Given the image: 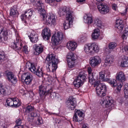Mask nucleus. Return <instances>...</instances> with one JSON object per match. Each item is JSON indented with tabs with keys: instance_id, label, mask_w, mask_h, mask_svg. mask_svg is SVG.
I'll use <instances>...</instances> for the list:
<instances>
[{
	"instance_id": "38",
	"label": "nucleus",
	"mask_w": 128,
	"mask_h": 128,
	"mask_svg": "<svg viewBox=\"0 0 128 128\" xmlns=\"http://www.w3.org/2000/svg\"><path fill=\"white\" fill-rule=\"evenodd\" d=\"M113 56H106L105 62L106 63L111 64L113 62Z\"/></svg>"
},
{
	"instance_id": "5",
	"label": "nucleus",
	"mask_w": 128,
	"mask_h": 128,
	"mask_svg": "<svg viewBox=\"0 0 128 128\" xmlns=\"http://www.w3.org/2000/svg\"><path fill=\"white\" fill-rule=\"evenodd\" d=\"M86 76L84 73H81L74 82L75 86L78 88L81 86L85 82Z\"/></svg>"
},
{
	"instance_id": "16",
	"label": "nucleus",
	"mask_w": 128,
	"mask_h": 128,
	"mask_svg": "<svg viewBox=\"0 0 128 128\" xmlns=\"http://www.w3.org/2000/svg\"><path fill=\"white\" fill-rule=\"evenodd\" d=\"M36 6L40 16L46 13V12L44 9V4L42 1H38L36 3Z\"/></svg>"
},
{
	"instance_id": "34",
	"label": "nucleus",
	"mask_w": 128,
	"mask_h": 128,
	"mask_svg": "<svg viewBox=\"0 0 128 128\" xmlns=\"http://www.w3.org/2000/svg\"><path fill=\"white\" fill-rule=\"evenodd\" d=\"M24 110L25 113L27 114L32 111L34 110V108L30 105H28L24 108Z\"/></svg>"
},
{
	"instance_id": "1",
	"label": "nucleus",
	"mask_w": 128,
	"mask_h": 128,
	"mask_svg": "<svg viewBox=\"0 0 128 128\" xmlns=\"http://www.w3.org/2000/svg\"><path fill=\"white\" fill-rule=\"evenodd\" d=\"M45 62L48 65V68L52 72L56 70L57 68L58 60L56 56H47Z\"/></svg>"
},
{
	"instance_id": "49",
	"label": "nucleus",
	"mask_w": 128,
	"mask_h": 128,
	"mask_svg": "<svg viewBox=\"0 0 128 128\" xmlns=\"http://www.w3.org/2000/svg\"><path fill=\"white\" fill-rule=\"evenodd\" d=\"M41 118L38 117L37 121L36 122V124L37 125H39L41 124L42 121L41 120Z\"/></svg>"
},
{
	"instance_id": "8",
	"label": "nucleus",
	"mask_w": 128,
	"mask_h": 128,
	"mask_svg": "<svg viewBox=\"0 0 128 128\" xmlns=\"http://www.w3.org/2000/svg\"><path fill=\"white\" fill-rule=\"evenodd\" d=\"M113 101L112 98L110 97H106L102 99L100 103L103 106L108 107L111 106L113 107L114 106Z\"/></svg>"
},
{
	"instance_id": "63",
	"label": "nucleus",
	"mask_w": 128,
	"mask_h": 128,
	"mask_svg": "<svg viewBox=\"0 0 128 128\" xmlns=\"http://www.w3.org/2000/svg\"><path fill=\"white\" fill-rule=\"evenodd\" d=\"M82 128H88L86 124H84L82 126Z\"/></svg>"
},
{
	"instance_id": "46",
	"label": "nucleus",
	"mask_w": 128,
	"mask_h": 128,
	"mask_svg": "<svg viewBox=\"0 0 128 128\" xmlns=\"http://www.w3.org/2000/svg\"><path fill=\"white\" fill-rule=\"evenodd\" d=\"M123 85L122 82L119 84H118V85L116 87V90H117V92H119L121 90V88L122 87Z\"/></svg>"
},
{
	"instance_id": "36",
	"label": "nucleus",
	"mask_w": 128,
	"mask_h": 128,
	"mask_svg": "<svg viewBox=\"0 0 128 128\" xmlns=\"http://www.w3.org/2000/svg\"><path fill=\"white\" fill-rule=\"evenodd\" d=\"M13 106L14 107H17L20 105V103L19 102L18 100L16 98H13Z\"/></svg>"
},
{
	"instance_id": "64",
	"label": "nucleus",
	"mask_w": 128,
	"mask_h": 128,
	"mask_svg": "<svg viewBox=\"0 0 128 128\" xmlns=\"http://www.w3.org/2000/svg\"><path fill=\"white\" fill-rule=\"evenodd\" d=\"M14 128H23L22 126H20L18 127L17 126H15Z\"/></svg>"
},
{
	"instance_id": "61",
	"label": "nucleus",
	"mask_w": 128,
	"mask_h": 128,
	"mask_svg": "<svg viewBox=\"0 0 128 128\" xmlns=\"http://www.w3.org/2000/svg\"><path fill=\"white\" fill-rule=\"evenodd\" d=\"M127 8H126L125 10V12H124L123 13H121V14L122 15H124L126 14V12L127 10Z\"/></svg>"
},
{
	"instance_id": "33",
	"label": "nucleus",
	"mask_w": 128,
	"mask_h": 128,
	"mask_svg": "<svg viewBox=\"0 0 128 128\" xmlns=\"http://www.w3.org/2000/svg\"><path fill=\"white\" fill-rule=\"evenodd\" d=\"M10 14L12 16H17L18 14V12L17 11L16 8L14 7L12 8L10 12Z\"/></svg>"
},
{
	"instance_id": "48",
	"label": "nucleus",
	"mask_w": 128,
	"mask_h": 128,
	"mask_svg": "<svg viewBox=\"0 0 128 128\" xmlns=\"http://www.w3.org/2000/svg\"><path fill=\"white\" fill-rule=\"evenodd\" d=\"M16 125L15 126H17L18 127L20 126H20L22 123L21 119L20 118L18 119L16 122Z\"/></svg>"
},
{
	"instance_id": "12",
	"label": "nucleus",
	"mask_w": 128,
	"mask_h": 128,
	"mask_svg": "<svg viewBox=\"0 0 128 128\" xmlns=\"http://www.w3.org/2000/svg\"><path fill=\"white\" fill-rule=\"evenodd\" d=\"M66 104L68 105L67 107L69 109L74 110L76 106V99L72 97H70L66 102Z\"/></svg>"
},
{
	"instance_id": "47",
	"label": "nucleus",
	"mask_w": 128,
	"mask_h": 128,
	"mask_svg": "<svg viewBox=\"0 0 128 128\" xmlns=\"http://www.w3.org/2000/svg\"><path fill=\"white\" fill-rule=\"evenodd\" d=\"M45 2L51 5H54V3L56 0H45Z\"/></svg>"
},
{
	"instance_id": "55",
	"label": "nucleus",
	"mask_w": 128,
	"mask_h": 128,
	"mask_svg": "<svg viewBox=\"0 0 128 128\" xmlns=\"http://www.w3.org/2000/svg\"><path fill=\"white\" fill-rule=\"evenodd\" d=\"M127 34H123L122 36V38L123 40H126L127 38Z\"/></svg>"
},
{
	"instance_id": "62",
	"label": "nucleus",
	"mask_w": 128,
	"mask_h": 128,
	"mask_svg": "<svg viewBox=\"0 0 128 128\" xmlns=\"http://www.w3.org/2000/svg\"><path fill=\"white\" fill-rule=\"evenodd\" d=\"M5 54L4 52L3 51L2 52H0V56H4Z\"/></svg>"
},
{
	"instance_id": "6",
	"label": "nucleus",
	"mask_w": 128,
	"mask_h": 128,
	"mask_svg": "<svg viewBox=\"0 0 128 128\" xmlns=\"http://www.w3.org/2000/svg\"><path fill=\"white\" fill-rule=\"evenodd\" d=\"M64 36V34L60 32L56 33L52 37V43L54 45H56L60 43Z\"/></svg>"
},
{
	"instance_id": "18",
	"label": "nucleus",
	"mask_w": 128,
	"mask_h": 128,
	"mask_svg": "<svg viewBox=\"0 0 128 128\" xmlns=\"http://www.w3.org/2000/svg\"><path fill=\"white\" fill-rule=\"evenodd\" d=\"M117 81L122 82L126 80L125 76L124 73L122 71L118 72L116 76Z\"/></svg>"
},
{
	"instance_id": "40",
	"label": "nucleus",
	"mask_w": 128,
	"mask_h": 128,
	"mask_svg": "<svg viewBox=\"0 0 128 128\" xmlns=\"http://www.w3.org/2000/svg\"><path fill=\"white\" fill-rule=\"evenodd\" d=\"M116 43L114 42H111L108 45V48L110 49H113L117 46Z\"/></svg>"
},
{
	"instance_id": "27",
	"label": "nucleus",
	"mask_w": 128,
	"mask_h": 128,
	"mask_svg": "<svg viewBox=\"0 0 128 128\" xmlns=\"http://www.w3.org/2000/svg\"><path fill=\"white\" fill-rule=\"evenodd\" d=\"M100 30L98 28L95 29L92 34V37L93 39H96L98 38L100 36Z\"/></svg>"
},
{
	"instance_id": "59",
	"label": "nucleus",
	"mask_w": 128,
	"mask_h": 128,
	"mask_svg": "<svg viewBox=\"0 0 128 128\" xmlns=\"http://www.w3.org/2000/svg\"><path fill=\"white\" fill-rule=\"evenodd\" d=\"M124 34H127L128 35V29L127 28H126L124 32Z\"/></svg>"
},
{
	"instance_id": "57",
	"label": "nucleus",
	"mask_w": 128,
	"mask_h": 128,
	"mask_svg": "<svg viewBox=\"0 0 128 128\" xmlns=\"http://www.w3.org/2000/svg\"><path fill=\"white\" fill-rule=\"evenodd\" d=\"M124 97L126 98H128V90L124 92Z\"/></svg>"
},
{
	"instance_id": "37",
	"label": "nucleus",
	"mask_w": 128,
	"mask_h": 128,
	"mask_svg": "<svg viewBox=\"0 0 128 128\" xmlns=\"http://www.w3.org/2000/svg\"><path fill=\"white\" fill-rule=\"evenodd\" d=\"M43 72L40 68H38L36 70L35 73H34L38 76L39 77H41L43 76Z\"/></svg>"
},
{
	"instance_id": "4",
	"label": "nucleus",
	"mask_w": 128,
	"mask_h": 128,
	"mask_svg": "<svg viewBox=\"0 0 128 128\" xmlns=\"http://www.w3.org/2000/svg\"><path fill=\"white\" fill-rule=\"evenodd\" d=\"M84 50L87 54H90L92 55L94 52H98L99 48L98 45L95 43H92L86 44L85 46Z\"/></svg>"
},
{
	"instance_id": "45",
	"label": "nucleus",
	"mask_w": 128,
	"mask_h": 128,
	"mask_svg": "<svg viewBox=\"0 0 128 128\" xmlns=\"http://www.w3.org/2000/svg\"><path fill=\"white\" fill-rule=\"evenodd\" d=\"M6 76L8 80L10 79L13 76H14V74L12 72L7 71L6 72Z\"/></svg>"
},
{
	"instance_id": "17",
	"label": "nucleus",
	"mask_w": 128,
	"mask_h": 128,
	"mask_svg": "<svg viewBox=\"0 0 128 128\" xmlns=\"http://www.w3.org/2000/svg\"><path fill=\"white\" fill-rule=\"evenodd\" d=\"M42 34L44 39L45 40H48L51 35L50 29L48 28H44L42 31Z\"/></svg>"
},
{
	"instance_id": "54",
	"label": "nucleus",
	"mask_w": 128,
	"mask_h": 128,
	"mask_svg": "<svg viewBox=\"0 0 128 128\" xmlns=\"http://www.w3.org/2000/svg\"><path fill=\"white\" fill-rule=\"evenodd\" d=\"M124 92L128 90V84H126L124 85Z\"/></svg>"
},
{
	"instance_id": "44",
	"label": "nucleus",
	"mask_w": 128,
	"mask_h": 128,
	"mask_svg": "<svg viewBox=\"0 0 128 128\" xmlns=\"http://www.w3.org/2000/svg\"><path fill=\"white\" fill-rule=\"evenodd\" d=\"M8 80L10 82L14 84H16L17 81V78L14 77V76L11 78L10 79H9Z\"/></svg>"
},
{
	"instance_id": "52",
	"label": "nucleus",
	"mask_w": 128,
	"mask_h": 128,
	"mask_svg": "<svg viewBox=\"0 0 128 128\" xmlns=\"http://www.w3.org/2000/svg\"><path fill=\"white\" fill-rule=\"evenodd\" d=\"M112 6L113 10H116L118 9V7L117 5L115 4H112Z\"/></svg>"
},
{
	"instance_id": "22",
	"label": "nucleus",
	"mask_w": 128,
	"mask_h": 128,
	"mask_svg": "<svg viewBox=\"0 0 128 128\" xmlns=\"http://www.w3.org/2000/svg\"><path fill=\"white\" fill-rule=\"evenodd\" d=\"M26 66L27 68H28L32 72L35 73L36 69L34 64L31 62H27L26 63Z\"/></svg>"
},
{
	"instance_id": "11",
	"label": "nucleus",
	"mask_w": 128,
	"mask_h": 128,
	"mask_svg": "<svg viewBox=\"0 0 128 128\" xmlns=\"http://www.w3.org/2000/svg\"><path fill=\"white\" fill-rule=\"evenodd\" d=\"M98 8L102 14H106L109 12L110 8L107 4L100 3L98 6Z\"/></svg>"
},
{
	"instance_id": "28",
	"label": "nucleus",
	"mask_w": 128,
	"mask_h": 128,
	"mask_svg": "<svg viewBox=\"0 0 128 128\" xmlns=\"http://www.w3.org/2000/svg\"><path fill=\"white\" fill-rule=\"evenodd\" d=\"M28 37L30 41L33 43L36 42L38 40V35L37 34H31L30 36H28Z\"/></svg>"
},
{
	"instance_id": "50",
	"label": "nucleus",
	"mask_w": 128,
	"mask_h": 128,
	"mask_svg": "<svg viewBox=\"0 0 128 128\" xmlns=\"http://www.w3.org/2000/svg\"><path fill=\"white\" fill-rule=\"evenodd\" d=\"M30 11H31V9H28L26 11H25L24 14L27 17L28 16Z\"/></svg>"
},
{
	"instance_id": "15",
	"label": "nucleus",
	"mask_w": 128,
	"mask_h": 128,
	"mask_svg": "<svg viewBox=\"0 0 128 128\" xmlns=\"http://www.w3.org/2000/svg\"><path fill=\"white\" fill-rule=\"evenodd\" d=\"M101 62V59L98 57H92L90 59V63L91 66L94 67L97 66Z\"/></svg>"
},
{
	"instance_id": "21",
	"label": "nucleus",
	"mask_w": 128,
	"mask_h": 128,
	"mask_svg": "<svg viewBox=\"0 0 128 128\" xmlns=\"http://www.w3.org/2000/svg\"><path fill=\"white\" fill-rule=\"evenodd\" d=\"M67 46L69 50L74 51L77 47V45L76 42L70 41L67 44Z\"/></svg>"
},
{
	"instance_id": "10",
	"label": "nucleus",
	"mask_w": 128,
	"mask_h": 128,
	"mask_svg": "<svg viewBox=\"0 0 128 128\" xmlns=\"http://www.w3.org/2000/svg\"><path fill=\"white\" fill-rule=\"evenodd\" d=\"M105 72L104 71H102L99 72L100 79L102 81H107L112 86H115L117 84L116 83V81L115 80H110L109 78H105Z\"/></svg>"
},
{
	"instance_id": "25",
	"label": "nucleus",
	"mask_w": 128,
	"mask_h": 128,
	"mask_svg": "<svg viewBox=\"0 0 128 128\" xmlns=\"http://www.w3.org/2000/svg\"><path fill=\"white\" fill-rule=\"evenodd\" d=\"M123 21L120 19L117 20L116 21V24L115 27L120 30H122L123 27V25L122 24Z\"/></svg>"
},
{
	"instance_id": "23",
	"label": "nucleus",
	"mask_w": 128,
	"mask_h": 128,
	"mask_svg": "<svg viewBox=\"0 0 128 128\" xmlns=\"http://www.w3.org/2000/svg\"><path fill=\"white\" fill-rule=\"evenodd\" d=\"M93 26L95 27L99 28H102L104 27L100 20L98 19H95L94 20Z\"/></svg>"
},
{
	"instance_id": "7",
	"label": "nucleus",
	"mask_w": 128,
	"mask_h": 128,
	"mask_svg": "<svg viewBox=\"0 0 128 128\" xmlns=\"http://www.w3.org/2000/svg\"><path fill=\"white\" fill-rule=\"evenodd\" d=\"M66 16V20L64 22L63 24L64 28L66 30L72 26V23L74 18L72 16L71 12Z\"/></svg>"
},
{
	"instance_id": "56",
	"label": "nucleus",
	"mask_w": 128,
	"mask_h": 128,
	"mask_svg": "<svg viewBox=\"0 0 128 128\" xmlns=\"http://www.w3.org/2000/svg\"><path fill=\"white\" fill-rule=\"evenodd\" d=\"M74 54L72 52H70L68 54L67 56H74Z\"/></svg>"
},
{
	"instance_id": "51",
	"label": "nucleus",
	"mask_w": 128,
	"mask_h": 128,
	"mask_svg": "<svg viewBox=\"0 0 128 128\" xmlns=\"http://www.w3.org/2000/svg\"><path fill=\"white\" fill-rule=\"evenodd\" d=\"M6 126L3 122H0V128H6Z\"/></svg>"
},
{
	"instance_id": "60",
	"label": "nucleus",
	"mask_w": 128,
	"mask_h": 128,
	"mask_svg": "<svg viewBox=\"0 0 128 128\" xmlns=\"http://www.w3.org/2000/svg\"><path fill=\"white\" fill-rule=\"evenodd\" d=\"M24 52L26 54H28V51L27 50L26 46H24Z\"/></svg>"
},
{
	"instance_id": "41",
	"label": "nucleus",
	"mask_w": 128,
	"mask_h": 128,
	"mask_svg": "<svg viewBox=\"0 0 128 128\" xmlns=\"http://www.w3.org/2000/svg\"><path fill=\"white\" fill-rule=\"evenodd\" d=\"M84 116L83 112L79 110H78L75 112L74 116Z\"/></svg>"
},
{
	"instance_id": "24",
	"label": "nucleus",
	"mask_w": 128,
	"mask_h": 128,
	"mask_svg": "<svg viewBox=\"0 0 128 128\" xmlns=\"http://www.w3.org/2000/svg\"><path fill=\"white\" fill-rule=\"evenodd\" d=\"M46 86H42L41 85L39 87V90L40 95L42 96L45 94H47V92H46Z\"/></svg>"
},
{
	"instance_id": "13",
	"label": "nucleus",
	"mask_w": 128,
	"mask_h": 128,
	"mask_svg": "<svg viewBox=\"0 0 128 128\" xmlns=\"http://www.w3.org/2000/svg\"><path fill=\"white\" fill-rule=\"evenodd\" d=\"M22 79L24 80L27 84H30L32 80V75L29 73H26L23 74L22 76Z\"/></svg>"
},
{
	"instance_id": "26",
	"label": "nucleus",
	"mask_w": 128,
	"mask_h": 128,
	"mask_svg": "<svg viewBox=\"0 0 128 128\" xmlns=\"http://www.w3.org/2000/svg\"><path fill=\"white\" fill-rule=\"evenodd\" d=\"M7 34L6 32H3L2 30L0 33V42H3L4 40H7V37L6 35Z\"/></svg>"
},
{
	"instance_id": "20",
	"label": "nucleus",
	"mask_w": 128,
	"mask_h": 128,
	"mask_svg": "<svg viewBox=\"0 0 128 128\" xmlns=\"http://www.w3.org/2000/svg\"><path fill=\"white\" fill-rule=\"evenodd\" d=\"M66 58V60L68 62L69 67L70 68L73 67L74 66V61L76 60L75 56H68Z\"/></svg>"
},
{
	"instance_id": "58",
	"label": "nucleus",
	"mask_w": 128,
	"mask_h": 128,
	"mask_svg": "<svg viewBox=\"0 0 128 128\" xmlns=\"http://www.w3.org/2000/svg\"><path fill=\"white\" fill-rule=\"evenodd\" d=\"M30 116L32 117H36L37 116L36 114L34 113V112H32L30 114Z\"/></svg>"
},
{
	"instance_id": "2",
	"label": "nucleus",
	"mask_w": 128,
	"mask_h": 128,
	"mask_svg": "<svg viewBox=\"0 0 128 128\" xmlns=\"http://www.w3.org/2000/svg\"><path fill=\"white\" fill-rule=\"evenodd\" d=\"M96 88V92L97 94L100 97L102 98L105 96L106 91V87L104 83L100 84V82L97 81L94 84Z\"/></svg>"
},
{
	"instance_id": "42",
	"label": "nucleus",
	"mask_w": 128,
	"mask_h": 128,
	"mask_svg": "<svg viewBox=\"0 0 128 128\" xmlns=\"http://www.w3.org/2000/svg\"><path fill=\"white\" fill-rule=\"evenodd\" d=\"M21 18L22 20L23 21H24V22L25 23L27 22V21L29 19L28 17L24 14L22 15L21 16Z\"/></svg>"
},
{
	"instance_id": "3",
	"label": "nucleus",
	"mask_w": 128,
	"mask_h": 128,
	"mask_svg": "<svg viewBox=\"0 0 128 128\" xmlns=\"http://www.w3.org/2000/svg\"><path fill=\"white\" fill-rule=\"evenodd\" d=\"M43 19L44 24L47 25L51 24L55 25L56 24L55 16L52 14L50 16L46 15V13L40 16Z\"/></svg>"
},
{
	"instance_id": "19",
	"label": "nucleus",
	"mask_w": 128,
	"mask_h": 128,
	"mask_svg": "<svg viewBox=\"0 0 128 128\" xmlns=\"http://www.w3.org/2000/svg\"><path fill=\"white\" fill-rule=\"evenodd\" d=\"M71 12L72 16V12L69 10V8L66 7H64L62 8H60L58 12V14L60 16L64 15L66 13V15L70 14L69 12Z\"/></svg>"
},
{
	"instance_id": "32",
	"label": "nucleus",
	"mask_w": 128,
	"mask_h": 128,
	"mask_svg": "<svg viewBox=\"0 0 128 128\" xmlns=\"http://www.w3.org/2000/svg\"><path fill=\"white\" fill-rule=\"evenodd\" d=\"M84 21L86 23L89 24H91L93 21L92 18L91 16L84 17Z\"/></svg>"
},
{
	"instance_id": "30",
	"label": "nucleus",
	"mask_w": 128,
	"mask_h": 128,
	"mask_svg": "<svg viewBox=\"0 0 128 128\" xmlns=\"http://www.w3.org/2000/svg\"><path fill=\"white\" fill-rule=\"evenodd\" d=\"M88 73L89 74V75L88 76L89 81L90 83L93 84L95 82V80L93 78V75L92 74H90L92 71V69L90 68H88Z\"/></svg>"
},
{
	"instance_id": "35",
	"label": "nucleus",
	"mask_w": 128,
	"mask_h": 128,
	"mask_svg": "<svg viewBox=\"0 0 128 128\" xmlns=\"http://www.w3.org/2000/svg\"><path fill=\"white\" fill-rule=\"evenodd\" d=\"M84 116H74L73 120L75 122H80L83 120Z\"/></svg>"
},
{
	"instance_id": "39",
	"label": "nucleus",
	"mask_w": 128,
	"mask_h": 128,
	"mask_svg": "<svg viewBox=\"0 0 128 128\" xmlns=\"http://www.w3.org/2000/svg\"><path fill=\"white\" fill-rule=\"evenodd\" d=\"M13 98H9L6 100V102L8 106H13Z\"/></svg>"
},
{
	"instance_id": "14",
	"label": "nucleus",
	"mask_w": 128,
	"mask_h": 128,
	"mask_svg": "<svg viewBox=\"0 0 128 128\" xmlns=\"http://www.w3.org/2000/svg\"><path fill=\"white\" fill-rule=\"evenodd\" d=\"M33 48L35 50L34 54L35 55H39L43 52L44 50L43 46L41 44H34Z\"/></svg>"
},
{
	"instance_id": "43",
	"label": "nucleus",
	"mask_w": 128,
	"mask_h": 128,
	"mask_svg": "<svg viewBox=\"0 0 128 128\" xmlns=\"http://www.w3.org/2000/svg\"><path fill=\"white\" fill-rule=\"evenodd\" d=\"M6 94H7V91L2 88H0V96L4 95Z\"/></svg>"
},
{
	"instance_id": "53",
	"label": "nucleus",
	"mask_w": 128,
	"mask_h": 128,
	"mask_svg": "<svg viewBox=\"0 0 128 128\" xmlns=\"http://www.w3.org/2000/svg\"><path fill=\"white\" fill-rule=\"evenodd\" d=\"M34 13V12L33 10H31V11H30L29 15L28 16L29 18L33 15Z\"/></svg>"
},
{
	"instance_id": "29",
	"label": "nucleus",
	"mask_w": 128,
	"mask_h": 128,
	"mask_svg": "<svg viewBox=\"0 0 128 128\" xmlns=\"http://www.w3.org/2000/svg\"><path fill=\"white\" fill-rule=\"evenodd\" d=\"M120 66L123 67H128V58L124 56L122 60Z\"/></svg>"
},
{
	"instance_id": "9",
	"label": "nucleus",
	"mask_w": 128,
	"mask_h": 128,
	"mask_svg": "<svg viewBox=\"0 0 128 128\" xmlns=\"http://www.w3.org/2000/svg\"><path fill=\"white\" fill-rule=\"evenodd\" d=\"M21 45L20 37L19 35L17 34L16 39L14 40V42L11 43V47L15 50H20L22 47Z\"/></svg>"
},
{
	"instance_id": "31",
	"label": "nucleus",
	"mask_w": 128,
	"mask_h": 128,
	"mask_svg": "<svg viewBox=\"0 0 128 128\" xmlns=\"http://www.w3.org/2000/svg\"><path fill=\"white\" fill-rule=\"evenodd\" d=\"M47 94L50 95L51 98L52 99L55 98L58 95V94L56 92H52L51 89L48 91Z\"/></svg>"
}]
</instances>
